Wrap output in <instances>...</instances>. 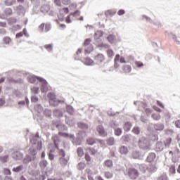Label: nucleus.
Masks as SVG:
<instances>
[{
    "mask_svg": "<svg viewBox=\"0 0 180 180\" xmlns=\"http://www.w3.org/2000/svg\"><path fill=\"white\" fill-rule=\"evenodd\" d=\"M37 155V149H36L34 146H30L28 150V154H26L25 157L22 160L23 164H29V162L34 161L36 160Z\"/></svg>",
    "mask_w": 180,
    "mask_h": 180,
    "instance_id": "f257e3e1",
    "label": "nucleus"
},
{
    "mask_svg": "<svg viewBox=\"0 0 180 180\" xmlns=\"http://www.w3.org/2000/svg\"><path fill=\"white\" fill-rule=\"evenodd\" d=\"M85 137H86V131H78L76 134L75 141H72V143L74 146H82Z\"/></svg>",
    "mask_w": 180,
    "mask_h": 180,
    "instance_id": "f03ea898",
    "label": "nucleus"
},
{
    "mask_svg": "<svg viewBox=\"0 0 180 180\" xmlns=\"http://www.w3.org/2000/svg\"><path fill=\"white\" fill-rule=\"evenodd\" d=\"M138 146L141 150H150V141L146 136H141L138 141Z\"/></svg>",
    "mask_w": 180,
    "mask_h": 180,
    "instance_id": "7ed1b4c3",
    "label": "nucleus"
},
{
    "mask_svg": "<svg viewBox=\"0 0 180 180\" xmlns=\"http://www.w3.org/2000/svg\"><path fill=\"white\" fill-rule=\"evenodd\" d=\"M48 96L49 98L50 105H51L52 106H58L60 103H64V100L57 99V98L56 97V94L53 93H49L48 94Z\"/></svg>",
    "mask_w": 180,
    "mask_h": 180,
    "instance_id": "20e7f679",
    "label": "nucleus"
},
{
    "mask_svg": "<svg viewBox=\"0 0 180 180\" xmlns=\"http://www.w3.org/2000/svg\"><path fill=\"white\" fill-rule=\"evenodd\" d=\"M128 176L129 179L134 180L137 179L140 175L139 170L134 167H131L128 169L127 171Z\"/></svg>",
    "mask_w": 180,
    "mask_h": 180,
    "instance_id": "39448f33",
    "label": "nucleus"
},
{
    "mask_svg": "<svg viewBox=\"0 0 180 180\" xmlns=\"http://www.w3.org/2000/svg\"><path fill=\"white\" fill-rule=\"evenodd\" d=\"M39 82L41 84V91L44 94L49 91V82L43 77H39Z\"/></svg>",
    "mask_w": 180,
    "mask_h": 180,
    "instance_id": "423d86ee",
    "label": "nucleus"
},
{
    "mask_svg": "<svg viewBox=\"0 0 180 180\" xmlns=\"http://www.w3.org/2000/svg\"><path fill=\"white\" fill-rule=\"evenodd\" d=\"M131 140H133V136L130 134H124L120 138L122 143L125 145L130 144V143H131Z\"/></svg>",
    "mask_w": 180,
    "mask_h": 180,
    "instance_id": "0eeeda50",
    "label": "nucleus"
},
{
    "mask_svg": "<svg viewBox=\"0 0 180 180\" xmlns=\"http://www.w3.org/2000/svg\"><path fill=\"white\" fill-rule=\"evenodd\" d=\"M39 138H37L36 136H32L30 138V143L33 144V146L37 144V150H41L43 148V143H41V141H38Z\"/></svg>",
    "mask_w": 180,
    "mask_h": 180,
    "instance_id": "6e6552de",
    "label": "nucleus"
},
{
    "mask_svg": "<svg viewBox=\"0 0 180 180\" xmlns=\"http://www.w3.org/2000/svg\"><path fill=\"white\" fill-rule=\"evenodd\" d=\"M15 11L19 16H25L26 15V8L22 5L17 6Z\"/></svg>",
    "mask_w": 180,
    "mask_h": 180,
    "instance_id": "1a4fd4ad",
    "label": "nucleus"
},
{
    "mask_svg": "<svg viewBox=\"0 0 180 180\" xmlns=\"http://www.w3.org/2000/svg\"><path fill=\"white\" fill-rule=\"evenodd\" d=\"M11 157L13 158V160H23L24 155L20 151L16 150L11 154Z\"/></svg>",
    "mask_w": 180,
    "mask_h": 180,
    "instance_id": "9d476101",
    "label": "nucleus"
},
{
    "mask_svg": "<svg viewBox=\"0 0 180 180\" xmlns=\"http://www.w3.org/2000/svg\"><path fill=\"white\" fill-rule=\"evenodd\" d=\"M157 158V155L155 154V153H150L146 159V162H149L150 164L151 163H154L155 162V159Z\"/></svg>",
    "mask_w": 180,
    "mask_h": 180,
    "instance_id": "9b49d317",
    "label": "nucleus"
},
{
    "mask_svg": "<svg viewBox=\"0 0 180 180\" xmlns=\"http://www.w3.org/2000/svg\"><path fill=\"white\" fill-rule=\"evenodd\" d=\"M39 78H41V77L35 75H30L27 77V79L30 84H36V81L39 82Z\"/></svg>",
    "mask_w": 180,
    "mask_h": 180,
    "instance_id": "f8f14e48",
    "label": "nucleus"
},
{
    "mask_svg": "<svg viewBox=\"0 0 180 180\" xmlns=\"http://www.w3.org/2000/svg\"><path fill=\"white\" fill-rule=\"evenodd\" d=\"M96 130L101 137H106L108 136V131L105 130V127H103L102 125H98L96 128Z\"/></svg>",
    "mask_w": 180,
    "mask_h": 180,
    "instance_id": "ddd939ff",
    "label": "nucleus"
},
{
    "mask_svg": "<svg viewBox=\"0 0 180 180\" xmlns=\"http://www.w3.org/2000/svg\"><path fill=\"white\" fill-rule=\"evenodd\" d=\"M94 61L96 64H102L105 61V56L102 53H98L94 57Z\"/></svg>",
    "mask_w": 180,
    "mask_h": 180,
    "instance_id": "4468645a",
    "label": "nucleus"
},
{
    "mask_svg": "<svg viewBox=\"0 0 180 180\" xmlns=\"http://www.w3.org/2000/svg\"><path fill=\"white\" fill-rule=\"evenodd\" d=\"M77 127L81 129V131H85L89 129V125L84 122H77Z\"/></svg>",
    "mask_w": 180,
    "mask_h": 180,
    "instance_id": "2eb2a0df",
    "label": "nucleus"
},
{
    "mask_svg": "<svg viewBox=\"0 0 180 180\" xmlns=\"http://www.w3.org/2000/svg\"><path fill=\"white\" fill-rule=\"evenodd\" d=\"M53 115L54 117H57L58 119H60L63 116V111L58 108H56L53 110Z\"/></svg>",
    "mask_w": 180,
    "mask_h": 180,
    "instance_id": "dca6fc26",
    "label": "nucleus"
},
{
    "mask_svg": "<svg viewBox=\"0 0 180 180\" xmlns=\"http://www.w3.org/2000/svg\"><path fill=\"white\" fill-rule=\"evenodd\" d=\"M132 126H133V124H131V122H130L129 121L124 122L123 124L124 131H125L126 133H129V131H130V130H131Z\"/></svg>",
    "mask_w": 180,
    "mask_h": 180,
    "instance_id": "f3484780",
    "label": "nucleus"
},
{
    "mask_svg": "<svg viewBox=\"0 0 180 180\" xmlns=\"http://www.w3.org/2000/svg\"><path fill=\"white\" fill-rule=\"evenodd\" d=\"M132 158H134V160H141L143 155H141V152L139 150H134L132 152Z\"/></svg>",
    "mask_w": 180,
    "mask_h": 180,
    "instance_id": "a211bd4d",
    "label": "nucleus"
},
{
    "mask_svg": "<svg viewBox=\"0 0 180 180\" xmlns=\"http://www.w3.org/2000/svg\"><path fill=\"white\" fill-rule=\"evenodd\" d=\"M153 129H155L156 131H162V130L165 129V125H164L162 123L154 124Z\"/></svg>",
    "mask_w": 180,
    "mask_h": 180,
    "instance_id": "6ab92c4d",
    "label": "nucleus"
},
{
    "mask_svg": "<svg viewBox=\"0 0 180 180\" xmlns=\"http://www.w3.org/2000/svg\"><path fill=\"white\" fill-rule=\"evenodd\" d=\"M105 141L107 146H109L110 147H112V146H115V144H116V139H115V137L113 136L107 138Z\"/></svg>",
    "mask_w": 180,
    "mask_h": 180,
    "instance_id": "aec40b11",
    "label": "nucleus"
},
{
    "mask_svg": "<svg viewBox=\"0 0 180 180\" xmlns=\"http://www.w3.org/2000/svg\"><path fill=\"white\" fill-rule=\"evenodd\" d=\"M97 139L95 137L89 136L86 140V143L88 146H94V144H96Z\"/></svg>",
    "mask_w": 180,
    "mask_h": 180,
    "instance_id": "412c9836",
    "label": "nucleus"
},
{
    "mask_svg": "<svg viewBox=\"0 0 180 180\" xmlns=\"http://www.w3.org/2000/svg\"><path fill=\"white\" fill-rule=\"evenodd\" d=\"M119 153H121L122 155H127V154H129V148L125 146H121L119 148Z\"/></svg>",
    "mask_w": 180,
    "mask_h": 180,
    "instance_id": "4be33fe9",
    "label": "nucleus"
},
{
    "mask_svg": "<svg viewBox=\"0 0 180 180\" xmlns=\"http://www.w3.org/2000/svg\"><path fill=\"white\" fill-rule=\"evenodd\" d=\"M155 150L158 153H160L161 151H164V143L162 141H158L155 144Z\"/></svg>",
    "mask_w": 180,
    "mask_h": 180,
    "instance_id": "5701e85b",
    "label": "nucleus"
},
{
    "mask_svg": "<svg viewBox=\"0 0 180 180\" xmlns=\"http://www.w3.org/2000/svg\"><path fill=\"white\" fill-rule=\"evenodd\" d=\"M66 111L70 116H74L75 113V110L72 105L67 104L66 105Z\"/></svg>",
    "mask_w": 180,
    "mask_h": 180,
    "instance_id": "b1692460",
    "label": "nucleus"
},
{
    "mask_svg": "<svg viewBox=\"0 0 180 180\" xmlns=\"http://www.w3.org/2000/svg\"><path fill=\"white\" fill-rule=\"evenodd\" d=\"M157 169H158V167H157V165L155 162H153L148 167V171L150 173L156 172Z\"/></svg>",
    "mask_w": 180,
    "mask_h": 180,
    "instance_id": "393cba45",
    "label": "nucleus"
},
{
    "mask_svg": "<svg viewBox=\"0 0 180 180\" xmlns=\"http://www.w3.org/2000/svg\"><path fill=\"white\" fill-rule=\"evenodd\" d=\"M119 58H120V54H116L114 58V68L115 70H117L119 67H120V64H119Z\"/></svg>",
    "mask_w": 180,
    "mask_h": 180,
    "instance_id": "a878e982",
    "label": "nucleus"
},
{
    "mask_svg": "<svg viewBox=\"0 0 180 180\" xmlns=\"http://www.w3.org/2000/svg\"><path fill=\"white\" fill-rule=\"evenodd\" d=\"M52 140L53 141L54 148H56L57 150H58V143H60V139L58 138V136H55L52 137Z\"/></svg>",
    "mask_w": 180,
    "mask_h": 180,
    "instance_id": "bb28decb",
    "label": "nucleus"
},
{
    "mask_svg": "<svg viewBox=\"0 0 180 180\" xmlns=\"http://www.w3.org/2000/svg\"><path fill=\"white\" fill-rule=\"evenodd\" d=\"M103 166L107 167V168H112L113 167V161L110 159H108L103 162Z\"/></svg>",
    "mask_w": 180,
    "mask_h": 180,
    "instance_id": "cd10ccee",
    "label": "nucleus"
},
{
    "mask_svg": "<svg viewBox=\"0 0 180 180\" xmlns=\"http://www.w3.org/2000/svg\"><path fill=\"white\" fill-rule=\"evenodd\" d=\"M24 166L23 165H20L15 167H13L12 169L13 172H15V174H18V172H21V171H23Z\"/></svg>",
    "mask_w": 180,
    "mask_h": 180,
    "instance_id": "c85d7f7f",
    "label": "nucleus"
},
{
    "mask_svg": "<svg viewBox=\"0 0 180 180\" xmlns=\"http://www.w3.org/2000/svg\"><path fill=\"white\" fill-rule=\"evenodd\" d=\"M65 123L70 127H72V126H74V124H75V119H74V117L68 118L65 120Z\"/></svg>",
    "mask_w": 180,
    "mask_h": 180,
    "instance_id": "c756f323",
    "label": "nucleus"
},
{
    "mask_svg": "<svg viewBox=\"0 0 180 180\" xmlns=\"http://www.w3.org/2000/svg\"><path fill=\"white\" fill-rule=\"evenodd\" d=\"M4 4L6 6H12L16 4V0H4Z\"/></svg>",
    "mask_w": 180,
    "mask_h": 180,
    "instance_id": "7c9ffc66",
    "label": "nucleus"
},
{
    "mask_svg": "<svg viewBox=\"0 0 180 180\" xmlns=\"http://www.w3.org/2000/svg\"><path fill=\"white\" fill-rule=\"evenodd\" d=\"M103 36V32L101 30H98L94 33V40H99L101 37Z\"/></svg>",
    "mask_w": 180,
    "mask_h": 180,
    "instance_id": "2f4dec72",
    "label": "nucleus"
},
{
    "mask_svg": "<svg viewBox=\"0 0 180 180\" xmlns=\"http://www.w3.org/2000/svg\"><path fill=\"white\" fill-rule=\"evenodd\" d=\"M91 51H94V46L89 45L84 47V54L86 56L87 54H90Z\"/></svg>",
    "mask_w": 180,
    "mask_h": 180,
    "instance_id": "473e14b6",
    "label": "nucleus"
},
{
    "mask_svg": "<svg viewBox=\"0 0 180 180\" xmlns=\"http://www.w3.org/2000/svg\"><path fill=\"white\" fill-rule=\"evenodd\" d=\"M131 132L134 133V134H136V136H139L140 133H141V128L138 126H135L133 127Z\"/></svg>",
    "mask_w": 180,
    "mask_h": 180,
    "instance_id": "72a5a7b5",
    "label": "nucleus"
},
{
    "mask_svg": "<svg viewBox=\"0 0 180 180\" xmlns=\"http://www.w3.org/2000/svg\"><path fill=\"white\" fill-rule=\"evenodd\" d=\"M122 133H123V129H122V128L120 127H117L114 129V134L115 136H117V137H120Z\"/></svg>",
    "mask_w": 180,
    "mask_h": 180,
    "instance_id": "f704fd0d",
    "label": "nucleus"
},
{
    "mask_svg": "<svg viewBox=\"0 0 180 180\" xmlns=\"http://www.w3.org/2000/svg\"><path fill=\"white\" fill-rule=\"evenodd\" d=\"M50 11V6L49 5H43L40 8V12L41 13H47Z\"/></svg>",
    "mask_w": 180,
    "mask_h": 180,
    "instance_id": "c9c22d12",
    "label": "nucleus"
},
{
    "mask_svg": "<svg viewBox=\"0 0 180 180\" xmlns=\"http://www.w3.org/2000/svg\"><path fill=\"white\" fill-rule=\"evenodd\" d=\"M43 113L46 116V117H49V119H51V116L53 115V112L51 111V110H50L49 108H46L44 110Z\"/></svg>",
    "mask_w": 180,
    "mask_h": 180,
    "instance_id": "e433bc0d",
    "label": "nucleus"
},
{
    "mask_svg": "<svg viewBox=\"0 0 180 180\" xmlns=\"http://www.w3.org/2000/svg\"><path fill=\"white\" fill-rule=\"evenodd\" d=\"M107 40L110 44H113L115 40H116V36L110 34L107 37Z\"/></svg>",
    "mask_w": 180,
    "mask_h": 180,
    "instance_id": "4c0bfd02",
    "label": "nucleus"
},
{
    "mask_svg": "<svg viewBox=\"0 0 180 180\" xmlns=\"http://www.w3.org/2000/svg\"><path fill=\"white\" fill-rule=\"evenodd\" d=\"M171 143H172V138L169 137L166 139V140L164 141V146L165 148H169V146H171Z\"/></svg>",
    "mask_w": 180,
    "mask_h": 180,
    "instance_id": "58836bf2",
    "label": "nucleus"
},
{
    "mask_svg": "<svg viewBox=\"0 0 180 180\" xmlns=\"http://www.w3.org/2000/svg\"><path fill=\"white\" fill-rule=\"evenodd\" d=\"M83 63L84 64V65H92V64H94V60L92 59H91V58L89 57H86L84 59V62H83Z\"/></svg>",
    "mask_w": 180,
    "mask_h": 180,
    "instance_id": "ea45409f",
    "label": "nucleus"
},
{
    "mask_svg": "<svg viewBox=\"0 0 180 180\" xmlns=\"http://www.w3.org/2000/svg\"><path fill=\"white\" fill-rule=\"evenodd\" d=\"M49 162H47V160H42L39 162V167L41 169H44L46 167H47Z\"/></svg>",
    "mask_w": 180,
    "mask_h": 180,
    "instance_id": "a19ab883",
    "label": "nucleus"
},
{
    "mask_svg": "<svg viewBox=\"0 0 180 180\" xmlns=\"http://www.w3.org/2000/svg\"><path fill=\"white\" fill-rule=\"evenodd\" d=\"M13 10L11 8H6L4 10V13L6 15V16H11L12 13H13Z\"/></svg>",
    "mask_w": 180,
    "mask_h": 180,
    "instance_id": "79ce46f5",
    "label": "nucleus"
},
{
    "mask_svg": "<svg viewBox=\"0 0 180 180\" xmlns=\"http://www.w3.org/2000/svg\"><path fill=\"white\" fill-rule=\"evenodd\" d=\"M105 16H115V15H116V11H113V10H108L105 12Z\"/></svg>",
    "mask_w": 180,
    "mask_h": 180,
    "instance_id": "37998d69",
    "label": "nucleus"
},
{
    "mask_svg": "<svg viewBox=\"0 0 180 180\" xmlns=\"http://www.w3.org/2000/svg\"><path fill=\"white\" fill-rule=\"evenodd\" d=\"M8 82H10V84H22V82H23V80H22V79L15 80L13 78H11L8 79Z\"/></svg>",
    "mask_w": 180,
    "mask_h": 180,
    "instance_id": "c03bdc74",
    "label": "nucleus"
},
{
    "mask_svg": "<svg viewBox=\"0 0 180 180\" xmlns=\"http://www.w3.org/2000/svg\"><path fill=\"white\" fill-rule=\"evenodd\" d=\"M77 155L78 157H84V154H85V153H84V148H82V147H78L77 150Z\"/></svg>",
    "mask_w": 180,
    "mask_h": 180,
    "instance_id": "a18cd8bd",
    "label": "nucleus"
},
{
    "mask_svg": "<svg viewBox=\"0 0 180 180\" xmlns=\"http://www.w3.org/2000/svg\"><path fill=\"white\" fill-rule=\"evenodd\" d=\"M11 41H12V39H11V37H5L3 38V44L9 45Z\"/></svg>",
    "mask_w": 180,
    "mask_h": 180,
    "instance_id": "49530a36",
    "label": "nucleus"
},
{
    "mask_svg": "<svg viewBox=\"0 0 180 180\" xmlns=\"http://www.w3.org/2000/svg\"><path fill=\"white\" fill-rule=\"evenodd\" d=\"M34 109L37 111L38 113H41L43 112V106L41 104H37L34 105Z\"/></svg>",
    "mask_w": 180,
    "mask_h": 180,
    "instance_id": "de8ad7c7",
    "label": "nucleus"
},
{
    "mask_svg": "<svg viewBox=\"0 0 180 180\" xmlns=\"http://www.w3.org/2000/svg\"><path fill=\"white\" fill-rule=\"evenodd\" d=\"M117 126H119V124L115 120H112L110 122V127L114 130L117 128Z\"/></svg>",
    "mask_w": 180,
    "mask_h": 180,
    "instance_id": "09e8293b",
    "label": "nucleus"
},
{
    "mask_svg": "<svg viewBox=\"0 0 180 180\" xmlns=\"http://www.w3.org/2000/svg\"><path fill=\"white\" fill-rule=\"evenodd\" d=\"M139 169L141 171V172L145 173L147 169H148V167H147V165L142 164L139 165Z\"/></svg>",
    "mask_w": 180,
    "mask_h": 180,
    "instance_id": "8fccbe9b",
    "label": "nucleus"
},
{
    "mask_svg": "<svg viewBox=\"0 0 180 180\" xmlns=\"http://www.w3.org/2000/svg\"><path fill=\"white\" fill-rule=\"evenodd\" d=\"M107 56L108 58H113L115 57V52L112 49H108Z\"/></svg>",
    "mask_w": 180,
    "mask_h": 180,
    "instance_id": "3c124183",
    "label": "nucleus"
},
{
    "mask_svg": "<svg viewBox=\"0 0 180 180\" xmlns=\"http://www.w3.org/2000/svg\"><path fill=\"white\" fill-rule=\"evenodd\" d=\"M44 47L47 50V51H49V53H51L53 51V44H46Z\"/></svg>",
    "mask_w": 180,
    "mask_h": 180,
    "instance_id": "603ef678",
    "label": "nucleus"
},
{
    "mask_svg": "<svg viewBox=\"0 0 180 180\" xmlns=\"http://www.w3.org/2000/svg\"><path fill=\"white\" fill-rule=\"evenodd\" d=\"M39 91H40V87L34 86L31 89L32 93L34 94V95H39Z\"/></svg>",
    "mask_w": 180,
    "mask_h": 180,
    "instance_id": "864d4df0",
    "label": "nucleus"
},
{
    "mask_svg": "<svg viewBox=\"0 0 180 180\" xmlns=\"http://www.w3.org/2000/svg\"><path fill=\"white\" fill-rule=\"evenodd\" d=\"M123 70L125 72H131V66H130L129 65H125L123 67Z\"/></svg>",
    "mask_w": 180,
    "mask_h": 180,
    "instance_id": "5fc2aeb1",
    "label": "nucleus"
},
{
    "mask_svg": "<svg viewBox=\"0 0 180 180\" xmlns=\"http://www.w3.org/2000/svg\"><path fill=\"white\" fill-rule=\"evenodd\" d=\"M142 19L143 20H146V22H149V23H154L153 20L151 18L146 15H142Z\"/></svg>",
    "mask_w": 180,
    "mask_h": 180,
    "instance_id": "6e6d98bb",
    "label": "nucleus"
},
{
    "mask_svg": "<svg viewBox=\"0 0 180 180\" xmlns=\"http://www.w3.org/2000/svg\"><path fill=\"white\" fill-rule=\"evenodd\" d=\"M91 41H92L91 38H86L83 43V47H86L89 46V44H91Z\"/></svg>",
    "mask_w": 180,
    "mask_h": 180,
    "instance_id": "4d7b16f0",
    "label": "nucleus"
},
{
    "mask_svg": "<svg viewBox=\"0 0 180 180\" xmlns=\"http://www.w3.org/2000/svg\"><path fill=\"white\" fill-rule=\"evenodd\" d=\"M58 154L60 156V158H65V150H64V149H60V148H58Z\"/></svg>",
    "mask_w": 180,
    "mask_h": 180,
    "instance_id": "13d9d810",
    "label": "nucleus"
},
{
    "mask_svg": "<svg viewBox=\"0 0 180 180\" xmlns=\"http://www.w3.org/2000/svg\"><path fill=\"white\" fill-rule=\"evenodd\" d=\"M8 158H9V156L8 155H6L4 156H0V161L1 162H3L4 164V162H7Z\"/></svg>",
    "mask_w": 180,
    "mask_h": 180,
    "instance_id": "bf43d9fd",
    "label": "nucleus"
},
{
    "mask_svg": "<svg viewBox=\"0 0 180 180\" xmlns=\"http://www.w3.org/2000/svg\"><path fill=\"white\" fill-rule=\"evenodd\" d=\"M60 162L62 165H67L68 160L65 159V158H60Z\"/></svg>",
    "mask_w": 180,
    "mask_h": 180,
    "instance_id": "052dcab7",
    "label": "nucleus"
},
{
    "mask_svg": "<svg viewBox=\"0 0 180 180\" xmlns=\"http://www.w3.org/2000/svg\"><path fill=\"white\" fill-rule=\"evenodd\" d=\"M85 166H86L85 163L79 162V163H78L77 168H78L79 171H82V169H85Z\"/></svg>",
    "mask_w": 180,
    "mask_h": 180,
    "instance_id": "680f3d73",
    "label": "nucleus"
},
{
    "mask_svg": "<svg viewBox=\"0 0 180 180\" xmlns=\"http://www.w3.org/2000/svg\"><path fill=\"white\" fill-rule=\"evenodd\" d=\"M105 176L107 178V179H110L111 178H113V173L110 172H105Z\"/></svg>",
    "mask_w": 180,
    "mask_h": 180,
    "instance_id": "e2e57ef3",
    "label": "nucleus"
},
{
    "mask_svg": "<svg viewBox=\"0 0 180 180\" xmlns=\"http://www.w3.org/2000/svg\"><path fill=\"white\" fill-rule=\"evenodd\" d=\"M89 153H90L91 155H95L96 154V150L94 148L89 147L87 148Z\"/></svg>",
    "mask_w": 180,
    "mask_h": 180,
    "instance_id": "0e129e2a",
    "label": "nucleus"
},
{
    "mask_svg": "<svg viewBox=\"0 0 180 180\" xmlns=\"http://www.w3.org/2000/svg\"><path fill=\"white\" fill-rule=\"evenodd\" d=\"M72 16H79L81 15V11L79 10H76L74 12L70 13Z\"/></svg>",
    "mask_w": 180,
    "mask_h": 180,
    "instance_id": "69168bd1",
    "label": "nucleus"
},
{
    "mask_svg": "<svg viewBox=\"0 0 180 180\" xmlns=\"http://www.w3.org/2000/svg\"><path fill=\"white\" fill-rule=\"evenodd\" d=\"M151 117L153 120H160L161 119V116L158 114H152Z\"/></svg>",
    "mask_w": 180,
    "mask_h": 180,
    "instance_id": "338daca9",
    "label": "nucleus"
},
{
    "mask_svg": "<svg viewBox=\"0 0 180 180\" xmlns=\"http://www.w3.org/2000/svg\"><path fill=\"white\" fill-rule=\"evenodd\" d=\"M158 180H168V176L165 174H161L160 176L158 178Z\"/></svg>",
    "mask_w": 180,
    "mask_h": 180,
    "instance_id": "774afa93",
    "label": "nucleus"
}]
</instances>
